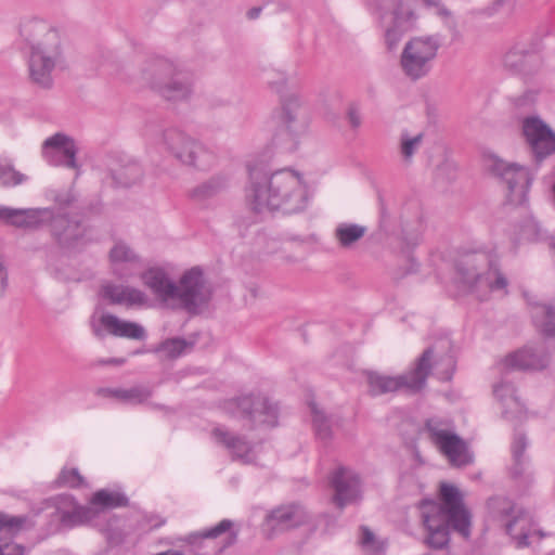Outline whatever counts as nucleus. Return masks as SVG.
Listing matches in <instances>:
<instances>
[{"label": "nucleus", "instance_id": "1", "mask_svg": "<svg viewBox=\"0 0 555 555\" xmlns=\"http://www.w3.org/2000/svg\"><path fill=\"white\" fill-rule=\"evenodd\" d=\"M246 170L248 184L245 188V202L253 211L296 214L307 207L309 192L302 172L282 168L266 175L263 166L254 160L246 163Z\"/></svg>", "mask_w": 555, "mask_h": 555}, {"label": "nucleus", "instance_id": "2", "mask_svg": "<svg viewBox=\"0 0 555 555\" xmlns=\"http://www.w3.org/2000/svg\"><path fill=\"white\" fill-rule=\"evenodd\" d=\"M20 36L28 48L26 65L30 82L41 89H51L54 75L68 68L65 38L40 18L23 21Z\"/></svg>", "mask_w": 555, "mask_h": 555}, {"label": "nucleus", "instance_id": "3", "mask_svg": "<svg viewBox=\"0 0 555 555\" xmlns=\"http://www.w3.org/2000/svg\"><path fill=\"white\" fill-rule=\"evenodd\" d=\"M441 504L424 500L420 514L425 529V542L429 547L443 548L449 543L450 526L463 537L470 533V514L463 504L460 490L450 483L440 485Z\"/></svg>", "mask_w": 555, "mask_h": 555}, {"label": "nucleus", "instance_id": "4", "mask_svg": "<svg viewBox=\"0 0 555 555\" xmlns=\"http://www.w3.org/2000/svg\"><path fill=\"white\" fill-rule=\"evenodd\" d=\"M455 361L450 352L449 339H441L424 351L415 367L403 375L388 376L375 372L367 374L372 395H383L401 389L417 391L425 385L430 371L441 380H449L454 372Z\"/></svg>", "mask_w": 555, "mask_h": 555}, {"label": "nucleus", "instance_id": "5", "mask_svg": "<svg viewBox=\"0 0 555 555\" xmlns=\"http://www.w3.org/2000/svg\"><path fill=\"white\" fill-rule=\"evenodd\" d=\"M456 283L463 292L486 300L491 294H506L507 280L498 268V258L492 253L473 251L464 254L456 263Z\"/></svg>", "mask_w": 555, "mask_h": 555}, {"label": "nucleus", "instance_id": "6", "mask_svg": "<svg viewBox=\"0 0 555 555\" xmlns=\"http://www.w3.org/2000/svg\"><path fill=\"white\" fill-rule=\"evenodd\" d=\"M126 504L127 498L122 493L106 489L96 491L86 506L80 505L72 495L61 494L53 499V517L60 528L91 525L104 530L101 525L107 519L109 509Z\"/></svg>", "mask_w": 555, "mask_h": 555}, {"label": "nucleus", "instance_id": "7", "mask_svg": "<svg viewBox=\"0 0 555 555\" xmlns=\"http://www.w3.org/2000/svg\"><path fill=\"white\" fill-rule=\"evenodd\" d=\"M152 145L160 154L196 170H209L216 164V155L209 147L176 127L155 133Z\"/></svg>", "mask_w": 555, "mask_h": 555}, {"label": "nucleus", "instance_id": "8", "mask_svg": "<svg viewBox=\"0 0 555 555\" xmlns=\"http://www.w3.org/2000/svg\"><path fill=\"white\" fill-rule=\"evenodd\" d=\"M0 220L7 224L23 229H31L46 222H51L53 234L62 244L68 246L73 245L83 231L78 223L72 222L63 216L54 217L52 210L48 208L15 209L0 206Z\"/></svg>", "mask_w": 555, "mask_h": 555}, {"label": "nucleus", "instance_id": "9", "mask_svg": "<svg viewBox=\"0 0 555 555\" xmlns=\"http://www.w3.org/2000/svg\"><path fill=\"white\" fill-rule=\"evenodd\" d=\"M144 75L151 79L152 88L167 100H184L193 92L192 76L170 60L157 57L151 61Z\"/></svg>", "mask_w": 555, "mask_h": 555}, {"label": "nucleus", "instance_id": "10", "mask_svg": "<svg viewBox=\"0 0 555 555\" xmlns=\"http://www.w3.org/2000/svg\"><path fill=\"white\" fill-rule=\"evenodd\" d=\"M424 434L452 466L462 467L473 462L474 456L467 442L455 433L451 422L438 417L429 418Z\"/></svg>", "mask_w": 555, "mask_h": 555}, {"label": "nucleus", "instance_id": "11", "mask_svg": "<svg viewBox=\"0 0 555 555\" xmlns=\"http://www.w3.org/2000/svg\"><path fill=\"white\" fill-rule=\"evenodd\" d=\"M410 2L411 0H383L375 10L389 51L396 50L403 35L414 26L416 16Z\"/></svg>", "mask_w": 555, "mask_h": 555}, {"label": "nucleus", "instance_id": "12", "mask_svg": "<svg viewBox=\"0 0 555 555\" xmlns=\"http://www.w3.org/2000/svg\"><path fill=\"white\" fill-rule=\"evenodd\" d=\"M275 119L279 131L274 135V143L288 152L297 150L309 130V119L299 98L292 95L285 99L275 114Z\"/></svg>", "mask_w": 555, "mask_h": 555}, {"label": "nucleus", "instance_id": "13", "mask_svg": "<svg viewBox=\"0 0 555 555\" xmlns=\"http://www.w3.org/2000/svg\"><path fill=\"white\" fill-rule=\"evenodd\" d=\"M482 164L487 171L500 177L504 181L509 203L521 205L527 202L533 180V175L527 167L516 163H507L492 153L483 155Z\"/></svg>", "mask_w": 555, "mask_h": 555}, {"label": "nucleus", "instance_id": "14", "mask_svg": "<svg viewBox=\"0 0 555 555\" xmlns=\"http://www.w3.org/2000/svg\"><path fill=\"white\" fill-rule=\"evenodd\" d=\"M437 36H418L411 38L402 50L400 67L412 80H418L429 74L440 48Z\"/></svg>", "mask_w": 555, "mask_h": 555}, {"label": "nucleus", "instance_id": "15", "mask_svg": "<svg viewBox=\"0 0 555 555\" xmlns=\"http://www.w3.org/2000/svg\"><path fill=\"white\" fill-rule=\"evenodd\" d=\"M490 507L499 516L506 533L517 547L528 546L530 539L534 537L540 538L531 516L521 507L512 504L505 499L491 500Z\"/></svg>", "mask_w": 555, "mask_h": 555}, {"label": "nucleus", "instance_id": "16", "mask_svg": "<svg viewBox=\"0 0 555 555\" xmlns=\"http://www.w3.org/2000/svg\"><path fill=\"white\" fill-rule=\"evenodd\" d=\"M222 411L234 418H242L244 426L263 424L275 426L278 424V408L264 397H242L228 400L222 404Z\"/></svg>", "mask_w": 555, "mask_h": 555}, {"label": "nucleus", "instance_id": "17", "mask_svg": "<svg viewBox=\"0 0 555 555\" xmlns=\"http://www.w3.org/2000/svg\"><path fill=\"white\" fill-rule=\"evenodd\" d=\"M172 307H182L189 311H195L204 305L210 296V289L206 285L203 271L198 267L186 270L176 284Z\"/></svg>", "mask_w": 555, "mask_h": 555}, {"label": "nucleus", "instance_id": "18", "mask_svg": "<svg viewBox=\"0 0 555 555\" xmlns=\"http://www.w3.org/2000/svg\"><path fill=\"white\" fill-rule=\"evenodd\" d=\"M79 152L78 142L64 132H56L48 137L41 145L42 158L51 166L79 170L77 160Z\"/></svg>", "mask_w": 555, "mask_h": 555}, {"label": "nucleus", "instance_id": "19", "mask_svg": "<svg viewBox=\"0 0 555 555\" xmlns=\"http://www.w3.org/2000/svg\"><path fill=\"white\" fill-rule=\"evenodd\" d=\"M90 326L98 337L109 334L118 337L142 339L145 336V331L140 324L101 311H95L91 315Z\"/></svg>", "mask_w": 555, "mask_h": 555}, {"label": "nucleus", "instance_id": "20", "mask_svg": "<svg viewBox=\"0 0 555 555\" xmlns=\"http://www.w3.org/2000/svg\"><path fill=\"white\" fill-rule=\"evenodd\" d=\"M108 259L112 273L120 280H129L139 275L144 267L141 256L121 241L113 245Z\"/></svg>", "mask_w": 555, "mask_h": 555}, {"label": "nucleus", "instance_id": "21", "mask_svg": "<svg viewBox=\"0 0 555 555\" xmlns=\"http://www.w3.org/2000/svg\"><path fill=\"white\" fill-rule=\"evenodd\" d=\"M143 284L164 304L172 306L176 283L170 276L167 267L152 266L139 273Z\"/></svg>", "mask_w": 555, "mask_h": 555}, {"label": "nucleus", "instance_id": "22", "mask_svg": "<svg viewBox=\"0 0 555 555\" xmlns=\"http://www.w3.org/2000/svg\"><path fill=\"white\" fill-rule=\"evenodd\" d=\"M33 525V521L27 517L0 513V555H24V547L14 543L12 538L21 530L28 529Z\"/></svg>", "mask_w": 555, "mask_h": 555}, {"label": "nucleus", "instance_id": "23", "mask_svg": "<svg viewBox=\"0 0 555 555\" xmlns=\"http://www.w3.org/2000/svg\"><path fill=\"white\" fill-rule=\"evenodd\" d=\"M335 490L334 502L340 508L356 502L361 495V481L359 476L349 468H338L332 477Z\"/></svg>", "mask_w": 555, "mask_h": 555}, {"label": "nucleus", "instance_id": "24", "mask_svg": "<svg viewBox=\"0 0 555 555\" xmlns=\"http://www.w3.org/2000/svg\"><path fill=\"white\" fill-rule=\"evenodd\" d=\"M493 395L498 408L504 418L516 421L522 420L526 415L524 403L517 396L515 387L508 382H500L493 386Z\"/></svg>", "mask_w": 555, "mask_h": 555}, {"label": "nucleus", "instance_id": "25", "mask_svg": "<svg viewBox=\"0 0 555 555\" xmlns=\"http://www.w3.org/2000/svg\"><path fill=\"white\" fill-rule=\"evenodd\" d=\"M212 440L224 447L230 454L243 463H251L256 457L255 448L240 437L231 434L227 428L217 426L211 430Z\"/></svg>", "mask_w": 555, "mask_h": 555}, {"label": "nucleus", "instance_id": "26", "mask_svg": "<svg viewBox=\"0 0 555 555\" xmlns=\"http://www.w3.org/2000/svg\"><path fill=\"white\" fill-rule=\"evenodd\" d=\"M102 296L111 304L128 308L144 307L149 304L147 295L135 287L107 283L102 286Z\"/></svg>", "mask_w": 555, "mask_h": 555}, {"label": "nucleus", "instance_id": "27", "mask_svg": "<svg viewBox=\"0 0 555 555\" xmlns=\"http://www.w3.org/2000/svg\"><path fill=\"white\" fill-rule=\"evenodd\" d=\"M547 357L531 347L509 353L501 362L502 370H540L546 366Z\"/></svg>", "mask_w": 555, "mask_h": 555}, {"label": "nucleus", "instance_id": "28", "mask_svg": "<svg viewBox=\"0 0 555 555\" xmlns=\"http://www.w3.org/2000/svg\"><path fill=\"white\" fill-rule=\"evenodd\" d=\"M306 518L307 514L299 505L281 506L267 516L266 526L272 531L285 530L301 525Z\"/></svg>", "mask_w": 555, "mask_h": 555}, {"label": "nucleus", "instance_id": "29", "mask_svg": "<svg viewBox=\"0 0 555 555\" xmlns=\"http://www.w3.org/2000/svg\"><path fill=\"white\" fill-rule=\"evenodd\" d=\"M153 389L147 385H134L131 387L101 388L99 395L105 398H113L127 405H139L149 402Z\"/></svg>", "mask_w": 555, "mask_h": 555}, {"label": "nucleus", "instance_id": "30", "mask_svg": "<svg viewBox=\"0 0 555 555\" xmlns=\"http://www.w3.org/2000/svg\"><path fill=\"white\" fill-rule=\"evenodd\" d=\"M534 325L546 336H555V308L528 297Z\"/></svg>", "mask_w": 555, "mask_h": 555}, {"label": "nucleus", "instance_id": "31", "mask_svg": "<svg viewBox=\"0 0 555 555\" xmlns=\"http://www.w3.org/2000/svg\"><path fill=\"white\" fill-rule=\"evenodd\" d=\"M230 184V177L227 173H217L208 180L195 186L191 195L193 198L203 201L215 196L221 191L225 190Z\"/></svg>", "mask_w": 555, "mask_h": 555}, {"label": "nucleus", "instance_id": "32", "mask_svg": "<svg viewBox=\"0 0 555 555\" xmlns=\"http://www.w3.org/2000/svg\"><path fill=\"white\" fill-rule=\"evenodd\" d=\"M366 233V228L361 224L340 222L334 230V236L343 248H351Z\"/></svg>", "mask_w": 555, "mask_h": 555}, {"label": "nucleus", "instance_id": "33", "mask_svg": "<svg viewBox=\"0 0 555 555\" xmlns=\"http://www.w3.org/2000/svg\"><path fill=\"white\" fill-rule=\"evenodd\" d=\"M424 143L423 132H411L404 130L399 137V154L404 164L410 165L414 155L420 151Z\"/></svg>", "mask_w": 555, "mask_h": 555}, {"label": "nucleus", "instance_id": "34", "mask_svg": "<svg viewBox=\"0 0 555 555\" xmlns=\"http://www.w3.org/2000/svg\"><path fill=\"white\" fill-rule=\"evenodd\" d=\"M190 348V345L185 340L172 338L162 343L156 351L160 353L162 358L175 359L185 353Z\"/></svg>", "mask_w": 555, "mask_h": 555}, {"label": "nucleus", "instance_id": "35", "mask_svg": "<svg viewBox=\"0 0 555 555\" xmlns=\"http://www.w3.org/2000/svg\"><path fill=\"white\" fill-rule=\"evenodd\" d=\"M232 525V521L223 519L212 528L193 534L192 538L201 537L206 539H217L224 535V539L228 540L229 543H231L235 538L234 533L231 530Z\"/></svg>", "mask_w": 555, "mask_h": 555}, {"label": "nucleus", "instance_id": "36", "mask_svg": "<svg viewBox=\"0 0 555 555\" xmlns=\"http://www.w3.org/2000/svg\"><path fill=\"white\" fill-rule=\"evenodd\" d=\"M26 177L14 170L9 159L0 157V183L8 186L21 184Z\"/></svg>", "mask_w": 555, "mask_h": 555}, {"label": "nucleus", "instance_id": "37", "mask_svg": "<svg viewBox=\"0 0 555 555\" xmlns=\"http://www.w3.org/2000/svg\"><path fill=\"white\" fill-rule=\"evenodd\" d=\"M56 483L59 487L78 488L85 485V479L77 468L64 467L56 479Z\"/></svg>", "mask_w": 555, "mask_h": 555}, {"label": "nucleus", "instance_id": "38", "mask_svg": "<svg viewBox=\"0 0 555 555\" xmlns=\"http://www.w3.org/2000/svg\"><path fill=\"white\" fill-rule=\"evenodd\" d=\"M309 408L317 435L322 439H326L330 436V424L326 416L314 402L309 403Z\"/></svg>", "mask_w": 555, "mask_h": 555}, {"label": "nucleus", "instance_id": "39", "mask_svg": "<svg viewBox=\"0 0 555 555\" xmlns=\"http://www.w3.org/2000/svg\"><path fill=\"white\" fill-rule=\"evenodd\" d=\"M361 544L366 552L374 554L380 552L384 548L383 544L376 541L373 532H371L367 528L362 529Z\"/></svg>", "mask_w": 555, "mask_h": 555}, {"label": "nucleus", "instance_id": "40", "mask_svg": "<svg viewBox=\"0 0 555 555\" xmlns=\"http://www.w3.org/2000/svg\"><path fill=\"white\" fill-rule=\"evenodd\" d=\"M527 448V439L522 434H516L512 442V455L517 465L524 461V452Z\"/></svg>", "mask_w": 555, "mask_h": 555}, {"label": "nucleus", "instance_id": "41", "mask_svg": "<svg viewBox=\"0 0 555 555\" xmlns=\"http://www.w3.org/2000/svg\"><path fill=\"white\" fill-rule=\"evenodd\" d=\"M456 166L454 162L449 158H446L435 171L436 179L444 181L451 180L455 177Z\"/></svg>", "mask_w": 555, "mask_h": 555}, {"label": "nucleus", "instance_id": "42", "mask_svg": "<svg viewBox=\"0 0 555 555\" xmlns=\"http://www.w3.org/2000/svg\"><path fill=\"white\" fill-rule=\"evenodd\" d=\"M425 2L435 14L440 16L449 26H452L451 13L448 9L440 4L439 0H425Z\"/></svg>", "mask_w": 555, "mask_h": 555}, {"label": "nucleus", "instance_id": "43", "mask_svg": "<svg viewBox=\"0 0 555 555\" xmlns=\"http://www.w3.org/2000/svg\"><path fill=\"white\" fill-rule=\"evenodd\" d=\"M539 234H540V228H539V224L534 220H529L521 231V235L529 241L538 240Z\"/></svg>", "mask_w": 555, "mask_h": 555}, {"label": "nucleus", "instance_id": "44", "mask_svg": "<svg viewBox=\"0 0 555 555\" xmlns=\"http://www.w3.org/2000/svg\"><path fill=\"white\" fill-rule=\"evenodd\" d=\"M124 171H125V177H122L124 173H121L120 177L116 178L117 179V183L122 185V186H128V185H130L131 183L134 182V179L128 178V175H132L133 172H137L138 168L135 166H129V167H126L124 169Z\"/></svg>", "mask_w": 555, "mask_h": 555}, {"label": "nucleus", "instance_id": "45", "mask_svg": "<svg viewBox=\"0 0 555 555\" xmlns=\"http://www.w3.org/2000/svg\"><path fill=\"white\" fill-rule=\"evenodd\" d=\"M348 122L349 125L357 129L361 126V122H362V118H361V115L359 114V112L351 107L349 111H348Z\"/></svg>", "mask_w": 555, "mask_h": 555}, {"label": "nucleus", "instance_id": "46", "mask_svg": "<svg viewBox=\"0 0 555 555\" xmlns=\"http://www.w3.org/2000/svg\"><path fill=\"white\" fill-rule=\"evenodd\" d=\"M261 13V8H251L250 10L247 11V17L249 20H255L257 18Z\"/></svg>", "mask_w": 555, "mask_h": 555}, {"label": "nucleus", "instance_id": "47", "mask_svg": "<svg viewBox=\"0 0 555 555\" xmlns=\"http://www.w3.org/2000/svg\"><path fill=\"white\" fill-rule=\"evenodd\" d=\"M0 281H1L2 285H4L7 282V274L4 272V268H3V264L1 261H0Z\"/></svg>", "mask_w": 555, "mask_h": 555}, {"label": "nucleus", "instance_id": "48", "mask_svg": "<svg viewBox=\"0 0 555 555\" xmlns=\"http://www.w3.org/2000/svg\"><path fill=\"white\" fill-rule=\"evenodd\" d=\"M9 117H10L9 112H7V111L4 112L0 108V122L7 121L9 119Z\"/></svg>", "mask_w": 555, "mask_h": 555}, {"label": "nucleus", "instance_id": "49", "mask_svg": "<svg viewBox=\"0 0 555 555\" xmlns=\"http://www.w3.org/2000/svg\"><path fill=\"white\" fill-rule=\"evenodd\" d=\"M551 249L555 256V234L552 236V240H551Z\"/></svg>", "mask_w": 555, "mask_h": 555}, {"label": "nucleus", "instance_id": "50", "mask_svg": "<svg viewBox=\"0 0 555 555\" xmlns=\"http://www.w3.org/2000/svg\"><path fill=\"white\" fill-rule=\"evenodd\" d=\"M57 201H59L61 204H68V203L72 201V198H70L69 196H67V198H66V199H64V201H63V199H57Z\"/></svg>", "mask_w": 555, "mask_h": 555}, {"label": "nucleus", "instance_id": "51", "mask_svg": "<svg viewBox=\"0 0 555 555\" xmlns=\"http://www.w3.org/2000/svg\"><path fill=\"white\" fill-rule=\"evenodd\" d=\"M105 363H116V364H121L122 361L121 360H109V361H106Z\"/></svg>", "mask_w": 555, "mask_h": 555}]
</instances>
